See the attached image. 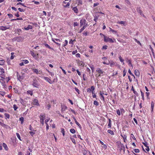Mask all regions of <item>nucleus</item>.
Returning <instances> with one entry per match:
<instances>
[{
	"label": "nucleus",
	"mask_w": 155,
	"mask_h": 155,
	"mask_svg": "<svg viewBox=\"0 0 155 155\" xmlns=\"http://www.w3.org/2000/svg\"><path fill=\"white\" fill-rule=\"evenodd\" d=\"M32 84L34 87L37 88L39 87L40 85L39 83L35 78L33 79Z\"/></svg>",
	"instance_id": "nucleus-1"
},
{
	"label": "nucleus",
	"mask_w": 155,
	"mask_h": 155,
	"mask_svg": "<svg viewBox=\"0 0 155 155\" xmlns=\"http://www.w3.org/2000/svg\"><path fill=\"white\" fill-rule=\"evenodd\" d=\"M104 41L106 42L113 43L114 42V41L111 38L106 36H104Z\"/></svg>",
	"instance_id": "nucleus-2"
},
{
	"label": "nucleus",
	"mask_w": 155,
	"mask_h": 155,
	"mask_svg": "<svg viewBox=\"0 0 155 155\" xmlns=\"http://www.w3.org/2000/svg\"><path fill=\"white\" fill-rule=\"evenodd\" d=\"M45 114H41L39 117L40 119V122L42 124V125H43L44 124V120L45 119Z\"/></svg>",
	"instance_id": "nucleus-3"
},
{
	"label": "nucleus",
	"mask_w": 155,
	"mask_h": 155,
	"mask_svg": "<svg viewBox=\"0 0 155 155\" xmlns=\"http://www.w3.org/2000/svg\"><path fill=\"white\" fill-rule=\"evenodd\" d=\"M82 152L84 155H92L90 152L84 149L82 150Z\"/></svg>",
	"instance_id": "nucleus-4"
},
{
	"label": "nucleus",
	"mask_w": 155,
	"mask_h": 155,
	"mask_svg": "<svg viewBox=\"0 0 155 155\" xmlns=\"http://www.w3.org/2000/svg\"><path fill=\"white\" fill-rule=\"evenodd\" d=\"M10 28V26L9 25L5 26H0V30L3 31H5L7 29H9Z\"/></svg>",
	"instance_id": "nucleus-5"
},
{
	"label": "nucleus",
	"mask_w": 155,
	"mask_h": 155,
	"mask_svg": "<svg viewBox=\"0 0 155 155\" xmlns=\"http://www.w3.org/2000/svg\"><path fill=\"white\" fill-rule=\"evenodd\" d=\"M86 20L84 19H82L80 21V26H82L83 25H85L87 26V24L85 23Z\"/></svg>",
	"instance_id": "nucleus-6"
},
{
	"label": "nucleus",
	"mask_w": 155,
	"mask_h": 155,
	"mask_svg": "<svg viewBox=\"0 0 155 155\" xmlns=\"http://www.w3.org/2000/svg\"><path fill=\"white\" fill-rule=\"evenodd\" d=\"M43 78L50 84H52L53 83V81H52L48 77H44Z\"/></svg>",
	"instance_id": "nucleus-7"
},
{
	"label": "nucleus",
	"mask_w": 155,
	"mask_h": 155,
	"mask_svg": "<svg viewBox=\"0 0 155 155\" xmlns=\"http://www.w3.org/2000/svg\"><path fill=\"white\" fill-rule=\"evenodd\" d=\"M0 82L4 87L6 88V85L5 84V82L3 79H0Z\"/></svg>",
	"instance_id": "nucleus-8"
},
{
	"label": "nucleus",
	"mask_w": 155,
	"mask_h": 155,
	"mask_svg": "<svg viewBox=\"0 0 155 155\" xmlns=\"http://www.w3.org/2000/svg\"><path fill=\"white\" fill-rule=\"evenodd\" d=\"M32 104L34 105L39 106V104L38 102V101L37 99H34L33 101Z\"/></svg>",
	"instance_id": "nucleus-9"
},
{
	"label": "nucleus",
	"mask_w": 155,
	"mask_h": 155,
	"mask_svg": "<svg viewBox=\"0 0 155 155\" xmlns=\"http://www.w3.org/2000/svg\"><path fill=\"white\" fill-rule=\"evenodd\" d=\"M17 73L18 79L20 81H21L24 79V77L23 76H21L18 72H17Z\"/></svg>",
	"instance_id": "nucleus-10"
},
{
	"label": "nucleus",
	"mask_w": 155,
	"mask_h": 155,
	"mask_svg": "<svg viewBox=\"0 0 155 155\" xmlns=\"http://www.w3.org/2000/svg\"><path fill=\"white\" fill-rule=\"evenodd\" d=\"M119 59L120 60V62L122 63V64L123 65H124V59L120 55L119 56Z\"/></svg>",
	"instance_id": "nucleus-11"
},
{
	"label": "nucleus",
	"mask_w": 155,
	"mask_h": 155,
	"mask_svg": "<svg viewBox=\"0 0 155 155\" xmlns=\"http://www.w3.org/2000/svg\"><path fill=\"white\" fill-rule=\"evenodd\" d=\"M33 72L37 74H40L41 73V72L40 70H38L36 68H33Z\"/></svg>",
	"instance_id": "nucleus-12"
},
{
	"label": "nucleus",
	"mask_w": 155,
	"mask_h": 155,
	"mask_svg": "<svg viewBox=\"0 0 155 155\" xmlns=\"http://www.w3.org/2000/svg\"><path fill=\"white\" fill-rule=\"evenodd\" d=\"M32 28V26L29 25H28V27L26 28H24V29L26 30H28L29 29H31Z\"/></svg>",
	"instance_id": "nucleus-13"
},
{
	"label": "nucleus",
	"mask_w": 155,
	"mask_h": 155,
	"mask_svg": "<svg viewBox=\"0 0 155 155\" xmlns=\"http://www.w3.org/2000/svg\"><path fill=\"white\" fill-rule=\"evenodd\" d=\"M30 53L31 55L34 57V58H35L37 56L38 57V54H35V53L32 51H30Z\"/></svg>",
	"instance_id": "nucleus-14"
},
{
	"label": "nucleus",
	"mask_w": 155,
	"mask_h": 155,
	"mask_svg": "<svg viewBox=\"0 0 155 155\" xmlns=\"http://www.w3.org/2000/svg\"><path fill=\"white\" fill-rule=\"evenodd\" d=\"M104 94V93L103 92H101L100 93V95L101 96V99L102 100H103V101H104L105 98L104 97L103 95V94Z\"/></svg>",
	"instance_id": "nucleus-15"
},
{
	"label": "nucleus",
	"mask_w": 155,
	"mask_h": 155,
	"mask_svg": "<svg viewBox=\"0 0 155 155\" xmlns=\"http://www.w3.org/2000/svg\"><path fill=\"white\" fill-rule=\"evenodd\" d=\"M154 106V103L153 102H152L151 104V113L153 112V108Z\"/></svg>",
	"instance_id": "nucleus-16"
},
{
	"label": "nucleus",
	"mask_w": 155,
	"mask_h": 155,
	"mask_svg": "<svg viewBox=\"0 0 155 155\" xmlns=\"http://www.w3.org/2000/svg\"><path fill=\"white\" fill-rule=\"evenodd\" d=\"M96 71H97V72L100 74V76L101 75V74H103V71L100 68H97V69L96 70Z\"/></svg>",
	"instance_id": "nucleus-17"
},
{
	"label": "nucleus",
	"mask_w": 155,
	"mask_h": 155,
	"mask_svg": "<svg viewBox=\"0 0 155 155\" xmlns=\"http://www.w3.org/2000/svg\"><path fill=\"white\" fill-rule=\"evenodd\" d=\"M73 118L76 124L79 127H81V125L77 121L76 119L74 116H73Z\"/></svg>",
	"instance_id": "nucleus-18"
},
{
	"label": "nucleus",
	"mask_w": 155,
	"mask_h": 155,
	"mask_svg": "<svg viewBox=\"0 0 155 155\" xmlns=\"http://www.w3.org/2000/svg\"><path fill=\"white\" fill-rule=\"evenodd\" d=\"M127 64L128 65H129V67H133V65L132 64V61L131 59L129 61H128L127 62Z\"/></svg>",
	"instance_id": "nucleus-19"
},
{
	"label": "nucleus",
	"mask_w": 155,
	"mask_h": 155,
	"mask_svg": "<svg viewBox=\"0 0 155 155\" xmlns=\"http://www.w3.org/2000/svg\"><path fill=\"white\" fill-rule=\"evenodd\" d=\"M120 149L123 150L124 151L125 150V148L124 145L123 144L120 143Z\"/></svg>",
	"instance_id": "nucleus-20"
},
{
	"label": "nucleus",
	"mask_w": 155,
	"mask_h": 155,
	"mask_svg": "<svg viewBox=\"0 0 155 155\" xmlns=\"http://www.w3.org/2000/svg\"><path fill=\"white\" fill-rule=\"evenodd\" d=\"M73 10L76 13H77L78 12V10L76 7H73L72 8Z\"/></svg>",
	"instance_id": "nucleus-21"
},
{
	"label": "nucleus",
	"mask_w": 155,
	"mask_h": 155,
	"mask_svg": "<svg viewBox=\"0 0 155 155\" xmlns=\"http://www.w3.org/2000/svg\"><path fill=\"white\" fill-rule=\"evenodd\" d=\"M35 131L36 130H34V129H33L32 131H30L29 133L30 134L31 136L32 137L35 134Z\"/></svg>",
	"instance_id": "nucleus-22"
},
{
	"label": "nucleus",
	"mask_w": 155,
	"mask_h": 155,
	"mask_svg": "<svg viewBox=\"0 0 155 155\" xmlns=\"http://www.w3.org/2000/svg\"><path fill=\"white\" fill-rule=\"evenodd\" d=\"M44 45H45V46L47 48H49V49H51V50H54V49L48 45V44H46V43H45V44H44Z\"/></svg>",
	"instance_id": "nucleus-23"
},
{
	"label": "nucleus",
	"mask_w": 155,
	"mask_h": 155,
	"mask_svg": "<svg viewBox=\"0 0 155 155\" xmlns=\"http://www.w3.org/2000/svg\"><path fill=\"white\" fill-rule=\"evenodd\" d=\"M134 73L135 75L137 76H139L140 73L139 71L137 70H135L134 71Z\"/></svg>",
	"instance_id": "nucleus-24"
},
{
	"label": "nucleus",
	"mask_w": 155,
	"mask_h": 155,
	"mask_svg": "<svg viewBox=\"0 0 155 155\" xmlns=\"http://www.w3.org/2000/svg\"><path fill=\"white\" fill-rule=\"evenodd\" d=\"M118 23L121 24H123L124 25H127L126 22L124 21H120L118 22Z\"/></svg>",
	"instance_id": "nucleus-25"
},
{
	"label": "nucleus",
	"mask_w": 155,
	"mask_h": 155,
	"mask_svg": "<svg viewBox=\"0 0 155 155\" xmlns=\"http://www.w3.org/2000/svg\"><path fill=\"white\" fill-rule=\"evenodd\" d=\"M87 26H86L85 25H84L82 28L80 29V31L78 32V33H81V32L85 28L87 27Z\"/></svg>",
	"instance_id": "nucleus-26"
},
{
	"label": "nucleus",
	"mask_w": 155,
	"mask_h": 155,
	"mask_svg": "<svg viewBox=\"0 0 155 155\" xmlns=\"http://www.w3.org/2000/svg\"><path fill=\"white\" fill-rule=\"evenodd\" d=\"M67 109V107L66 106H62L61 107V111L62 112L64 111L65 110Z\"/></svg>",
	"instance_id": "nucleus-27"
},
{
	"label": "nucleus",
	"mask_w": 155,
	"mask_h": 155,
	"mask_svg": "<svg viewBox=\"0 0 155 155\" xmlns=\"http://www.w3.org/2000/svg\"><path fill=\"white\" fill-rule=\"evenodd\" d=\"M3 147H4L5 149L6 150H8V147L7 145L5 143H3Z\"/></svg>",
	"instance_id": "nucleus-28"
},
{
	"label": "nucleus",
	"mask_w": 155,
	"mask_h": 155,
	"mask_svg": "<svg viewBox=\"0 0 155 155\" xmlns=\"http://www.w3.org/2000/svg\"><path fill=\"white\" fill-rule=\"evenodd\" d=\"M5 115V119H7V118H9L10 117V115L8 114L7 113H5L4 114Z\"/></svg>",
	"instance_id": "nucleus-29"
},
{
	"label": "nucleus",
	"mask_w": 155,
	"mask_h": 155,
	"mask_svg": "<svg viewBox=\"0 0 155 155\" xmlns=\"http://www.w3.org/2000/svg\"><path fill=\"white\" fill-rule=\"evenodd\" d=\"M19 121H21V124H22L24 122V118L23 117H21L19 118Z\"/></svg>",
	"instance_id": "nucleus-30"
},
{
	"label": "nucleus",
	"mask_w": 155,
	"mask_h": 155,
	"mask_svg": "<svg viewBox=\"0 0 155 155\" xmlns=\"http://www.w3.org/2000/svg\"><path fill=\"white\" fill-rule=\"evenodd\" d=\"M5 63V61L4 60H0V65H4Z\"/></svg>",
	"instance_id": "nucleus-31"
},
{
	"label": "nucleus",
	"mask_w": 155,
	"mask_h": 155,
	"mask_svg": "<svg viewBox=\"0 0 155 155\" xmlns=\"http://www.w3.org/2000/svg\"><path fill=\"white\" fill-rule=\"evenodd\" d=\"M111 120L109 119V123L108 125V127L110 128L111 126Z\"/></svg>",
	"instance_id": "nucleus-32"
},
{
	"label": "nucleus",
	"mask_w": 155,
	"mask_h": 155,
	"mask_svg": "<svg viewBox=\"0 0 155 155\" xmlns=\"http://www.w3.org/2000/svg\"><path fill=\"white\" fill-rule=\"evenodd\" d=\"M107 132L110 134H111L112 135H114V132L111 130H107Z\"/></svg>",
	"instance_id": "nucleus-33"
},
{
	"label": "nucleus",
	"mask_w": 155,
	"mask_h": 155,
	"mask_svg": "<svg viewBox=\"0 0 155 155\" xmlns=\"http://www.w3.org/2000/svg\"><path fill=\"white\" fill-rule=\"evenodd\" d=\"M64 44L62 46L63 47H64L67 45L68 43V41L66 40L64 41V42H63Z\"/></svg>",
	"instance_id": "nucleus-34"
},
{
	"label": "nucleus",
	"mask_w": 155,
	"mask_h": 155,
	"mask_svg": "<svg viewBox=\"0 0 155 155\" xmlns=\"http://www.w3.org/2000/svg\"><path fill=\"white\" fill-rule=\"evenodd\" d=\"M134 40L136 42L137 44H139L140 46L141 45V44L140 43V42L139 41H138L137 39H136V38H134Z\"/></svg>",
	"instance_id": "nucleus-35"
},
{
	"label": "nucleus",
	"mask_w": 155,
	"mask_h": 155,
	"mask_svg": "<svg viewBox=\"0 0 155 155\" xmlns=\"http://www.w3.org/2000/svg\"><path fill=\"white\" fill-rule=\"evenodd\" d=\"M109 30L110 31H111L113 33H114L115 34H116L117 33V31H115L113 29H112L110 27L109 28Z\"/></svg>",
	"instance_id": "nucleus-36"
},
{
	"label": "nucleus",
	"mask_w": 155,
	"mask_h": 155,
	"mask_svg": "<svg viewBox=\"0 0 155 155\" xmlns=\"http://www.w3.org/2000/svg\"><path fill=\"white\" fill-rule=\"evenodd\" d=\"M27 92L28 94H30L31 96L33 95V91H28Z\"/></svg>",
	"instance_id": "nucleus-37"
},
{
	"label": "nucleus",
	"mask_w": 155,
	"mask_h": 155,
	"mask_svg": "<svg viewBox=\"0 0 155 155\" xmlns=\"http://www.w3.org/2000/svg\"><path fill=\"white\" fill-rule=\"evenodd\" d=\"M22 61L23 62V63L24 64H28L29 63V61L28 60H23L21 61Z\"/></svg>",
	"instance_id": "nucleus-38"
},
{
	"label": "nucleus",
	"mask_w": 155,
	"mask_h": 155,
	"mask_svg": "<svg viewBox=\"0 0 155 155\" xmlns=\"http://www.w3.org/2000/svg\"><path fill=\"white\" fill-rule=\"evenodd\" d=\"M91 89L92 90L91 93H92L93 95L94 94V90L95 89V88L94 86H91Z\"/></svg>",
	"instance_id": "nucleus-39"
},
{
	"label": "nucleus",
	"mask_w": 155,
	"mask_h": 155,
	"mask_svg": "<svg viewBox=\"0 0 155 155\" xmlns=\"http://www.w3.org/2000/svg\"><path fill=\"white\" fill-rule=\"evenodd\" d=\"M14 52H12L11 53V56L10 57V59L11 60L13 59L15 57V56L14 55Z\"/></svg>",
	"instance_id": "nucleus-40"
},
{
	"label": "nucleus",
	"mask_w": 155,
	"mask_h": 155,
	"mask_svg": "<svg viewBox=\"0 0 155 155\" xmlns=\"http://www.w3.org/2000/svg\"><path fill=\"white\" fill-rule=\"evenodd\" d=\"M0 77L3 79H5V75L3 73H2L0 74Z\"/></svg>",
	"instance_id": "nucleus-41"
},
{
	"label": "nucleus",
	"mask_w": 155,
	"mask_h": 155,
	"mask_svg": "<svg viewBox=\"0 0 155 155\" xmlns=\"http://www.w3.org/2000/svg\"><path fill=\"white\" fill-rule=\"evenodd\" d=\"M70 131L72 134H74L75 133V130L73 128L71 129L70 130Z\"/></svg>",
	"instance_id": "nucleus-42"
},
{
	"label": "nucleus",
	"mask_w": 155,
	"mask_h": 155,
	"mask_svg": "<svg viewBox=\"0 0 155 155\" xmlns=\"http://www.w3.org/2000/svg\"><path fill=\"white\" fill-rule=\"evenodd\" d=\"M21 5L22 6H23L24 7H26V5H25L24 4H23V3H21V2H18L17 4V5Z\"/></svg>",
	"instance_id": "nucleus-43"
},
{
	"label": "nucleus",
	"mask_w": 155,
	"mask_h": 155,
	"mask_svg": "<svg viewBox=\"0 0 155 155\" xmlns=\"http://www.w3.org/2000/svg\"><path fill=\"white\" fill-rule=\"evenodd\" d=\"M94 104L97 106L99 105V103L96 101H94Z\"/></svg>",
	"instance_id": "nucleus-44"
},
{
	"label": "nucleus",
	"mask_w": 155,
	"mask_h": 155,
	"mask_svg": "<svg viewBox=\"0 0 155 155\" xmlns=\"http://www.w3.org/2000/svg\"><path fill=\"white\" fill-rule=\"evenodd\" d=\"M75 41V39H74V40H73L72 39H71L70 41L69 42V43L70 44L73 45V41Z\"/></svg>",
	"instance_id": "nucleus-45"
},
{
	"label": "nucleus",
	"mask_w": 155,
	"mask_h": 155,
	"mask_svg": "<svg viewBox=\"0 0 155 155\" xmlns=\"http://www.w3.org/2000/svg\"><path fill=\"white\" fill-rule=\"evenodd\" d=\"M4 127L6 129H11V127L7 125L6 124H5V125Z\"/></svg>",
	"instance_id": "nucleus-46"
},
{
	"label": "nucleus",
	"mask_w": 155,
	"mask_h": 155,
	"mask_svg": "<svg viewBox=\"0 0 155 155\" xmlns=\"http://www.w3.org/2000/svg\"><path fill=\"white\" fill-rule=\"evenodd\" d=\"M16 134V136L18 137V138L20 140H21V137H20V134H19L18 133H17Z\"/></svg>",
	"instance_id": "nucleus-47"
},
{
	"label": "nucleus",
	"mask_w": 155,
	"mask_h": 155,
	"mask_svg": "<svg viewBox=\"0 0 155 155\" xmlns=\"http://www.w3.org/2000/svg\"><path fill=\"white\" fill-rule=\"evenodd\" d=\"M88 34V33L87 32V31H84L83 33V35L86 36Z\"/></svg>",
	"instance_id": "nucleus-48"
},
{
	"label": "nucleus",
	"mask_w": 155,
	"mask_h": 155,
	"mask_svg": "<svg viewBox=\"0 0 155 155\" xmlns=\"http://www.w3.org/2000/svg\"><path fill=\"white\" fill-rule=\"evenodd\" d=\"M117 113L118 116H120V113H121L120 110L119 109L117 110Z\"/></svg>",
	"instance_id": "nucleus-49"
},
{
	"label": "nucleus",
	"mask_w": 155,
	"mask_h": 155,
	"mask_svg": "<svg viewBox=\"0 0 155 155\" xmlns=\"http://www.w3.org/2000/svg\"><path fill=\"white\" fill-rule=\"evenodd\" d=\"M71 139L72 141V142L74 143V144H76V142L75 139L72 138V137H71Z\"/></svg>",
	"instance_id": "nucleus-50"
},
{
	"label": "nucleus",
	"mask_w": 155,
	"mask_h": 155,
	"mask_svg": "<svg viewBox=\"0 0 155 155\" xmlns=\"http://www.w3.org/2000/svg\"><path fill=\"white\" fill-rule=\"evenodd\" d=\"M20 103L22 105H24V100L21 99V98H20Z\"/></svg>",
	"instance_id": "nucleus-51"
},
{
	"label": "nucleus",
	"mask_w": 155,
	"mask_h": 155,
	"mask_svg": "<svg viewBox=\"0 0 155 155\" xmlns=\"http://www.w3.org/2000/svg\"><path fill=\"white\" fill-rule=\"evenodd\" d=\"M134 151L135 153H138L140 152V150L139 149H135L134 150Z\"/></svg>",
	"instance_id": "nucleus-52"
},
{
	"label": "nucleus",
	"mask_w": 155,
	"mask_h": 155,
	"mask_svg": "<svg viewBox=\"0 0 155 155\" xmlns=\"http://www.w3.org/2000/svg\"><path fill=\"white\" fill-rule=\"evenodd\" d=\"M120 110L121 114H122L124 113L125 112L124 109L123 108H120Z\"/></svg>",
	"instance_id": "nucleus-53"
},
{
	"label": "nucleus",
	"mask_w": 155,
	"mask_h": 155,
	"mask_svg": "<svg viewBox=\"0 0 155 155\" xmlns=\"http://www.w3.org/2000/svg\"><path fill=\"white\" fill-rule=\"evenodd\" d=\"M131 90L133 91L134 93V94H137V92L134 90V87H133V86H132V87L131 88Z\"/></svg>",
	"instance_id": "nucleus-54"
},
{
	"label": "nucleus",
	"mask_w": 155,
	"mask_h": 155,
	"mask_svg": "<svg viewBox=\"0 0 155 155\" xmlns=\"http://www.w3.org/2000/svg\"><path fill=\"white\" fill-rule=\"evenodd\" d=\"M123 138L124 139V142H125V140H126L127 139V136L126 134L123 135Z\"/></svg>",
	"instance_id": "nucleus-55"
},
{
	"label": "nucleus",
	"mask_w": 155,
	"mask_h": 155,
	"mask_svg": "<svg viewBox=\"0 0 155 155\" xmlns=\"http://www.w3.org/2000/svg\"><path fill=\"white\" fill-rule=\"evenodd\" d=\"M87 92H88V93H90L91 92V91H92V90H91V88H88L87 89Z\"/></svg>",
	"instance_id": "nucleus-56"
},
{
	"label": "nucleus",
	"mask_w": 155,
	"mask_h": 155,
	"mask_svg": "<svg viewBox=\"0 0 155 155\" xmlns=\"http://www.w3.org/2000/svg\"><path fill=\"white\" fill-rule=\"evenodd\" d=\"M8 16L11 18L13 17V15L11 13H8L7 14Z\"/></svg>",
	"instance_id": "nucleus-57"
},
{
	"label": "nucleus",
	"mask_w": 155,
	"mask_h": 155,
	"mask_svg": "<svg viewBox=\"0 0 155 155\" xmlns=\"http://www.w3.org/2000/svg\"><path fill=\"white\" fill-rule=\"evenodd\" d=\"M13 108H14V110H16L18 108V107L16 106L15 104H14L13 106Z\"/></svg>",
	"instance_id": "nucleus-58"
},
{
	"label": "nucleus",
	"mask_w": 155,
	"mask_h": 155,
	"mask_svg": "<svg viewBox=\"0 0 155 155\" xmlns=\"http://www.w3.org/2000/svg\"><path fill=\"white\" fill-rule=\"evenodd\" d=\"M70 5V4L69 2H68L66 5H64V7H68Z\"/></svg>",
	"instance_id": "nucleus-59"
},
{
	"label": "nucleus",
	"mask_w": 155,
	"mask_h": 155,
	"mask_svg": "<svg viewBox=\"0 0 155 155\" xmlns=\"http://www.w3.org/2000/svg\"><path fill=\"white\" fill-rule=\"evenodd\" d=\"M137 11L139 13H140V14H141V13H142V11L140 10V8H137Z\"/></svg>",
	"instance_id": "nucleus-60"
},
{
	"label": "nucleus",
	"mask_w": 155,
	"mask_h": 155,
	"mask_svg": "<svg viewBox=\"0 0 155 155\" xmlns=\"http://www.w3.org/2000/svg\"><path fill=\"white\" fill-rule=\"evenodd\" d=\"M0 94L2 95V96H4L5 94V92L4 91H0Z\"/></svg>",
	"instance_id": "nucleus-61"
},
{
	"label": "nucleus",
	"mask_w": 155,
	"mask_h": 155,
	"mask_svg": "<svg viewBox=\"0 0 155 155\" xmlns=\"http://www.w3.org/2000/svg\"><path fill=\"white\" fill-rule=\"evenodd\" d=\"M18 9L20 12H24L25 11V10H24L23 9L21 8H18Z\"/></svg>",
	"instance_id": "nucleus-62"
},
{
	"label": "nucleus",
	"mask_w": 155,
	"mask_h": 155,
	"mask_svg": "<svg viewBox=\"0 0 155 155\" xmlns=\"http://www.w3.org/2000/svg\"><path fill=\"white\" fill-rule=\"evenodd\" d=\"M75 90L78 93V94H80V91L79 89L76 87H75Z\"/></svg>",
	"instance_id": "nucleus-63"
},
{
	"label": "nucleus",
	"mask_w": 155,
	"mask_h": 155,
	"mask_svg": "<svg viewBox=\"0 0 155 155\" xmlns=\"http://www.w3.org/2000/svg\"><path fill=\"white\" fill-rule=\"evenodd\" d=\"M32 2H34V3L35 4H37V5L39 4L40 3L39 2H37V1H34V0Z\"/></svg>",
	"instance_id": "nucleus-64"
}]
</instances>
